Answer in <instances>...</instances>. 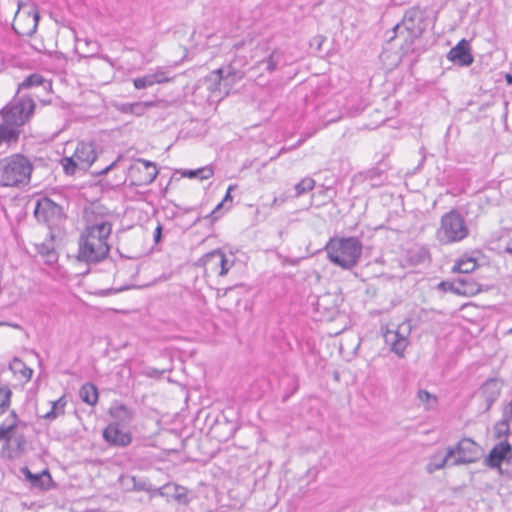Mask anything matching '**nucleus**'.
I'll return each instance as SVG.
<instances>
[{"mask_svg":"<svg viewBox=\"0 0 512 512\" xmlns=\"http://www.w3.org/2000/svg\"><path fill=\"white\" fill-rule=\"evenodd\" d=\"M109 415L114 419L111 424L128 427L135 419V410L123 403L114 402L109 408Z\"/></svg>","mask_w":512,"mask_h":512,"instance_id":"16","label":"nucleus"},{"mask_svg":"<svg viewBox=\"0 0 512 512\" xmlns=\"http://www.w3.org/2000/svg\"><path fill=\"white\" fill-rule=\"evenodd\" d=\"M235 185H230L227 189V192H226V195L225 197L223 198L222 202L219 203L215 209L212 211L211 213V216L216 219L218 218V213L220 211V209L227 203V202H232V196H231V192L235 189Z\"/></svg>","mask_w":512,"mask_h":512,"instance_id":"40","label":"nucleus"},{"mask_svg":"<svg viewBox=\"0 0 512 512\" xmlns=\"http://www.w3.org/2000/svg\"><path fill=\"white\" fill-rule=\"evenodd\" d=\"M315 186V181L310 178L306 177L303 178L299 183L295 185V193L296 196H301L309 191H311Z\"/></svg>","mask_w":512,"mask_h":512,"instance_id":"37","label":"nucleus"},{"mask_svg":"<svg viewBox=\"0 0 512 512\" xmlns=\"http://www.w3.org/2000/svg\"><path fill=\"white\" fill-rule=\"evenodd\" d=\"M243 77V71L234 68L233 65H228L227 67L212 71L207 77V80L213 82L214 87H211L212 90H221V86L223 85L226 92H228L229 88L236 82L242 80Z\"/></svg>","mask_w":512,"mask_h":512,"instance_id":"10","label":"nucleus"},{"mask_svg":"<svg viewBox=\"0 0 512 512\" xmlns=\"http://www.w3.org/2000/svg\"><path fill=\"white\" fill-rule=\"evenodd\" d=\"M38 86H43L45 89H51L50 82H48L42 75L34 73L26 77L25 80L19 84L18 91Z\"/></svg>","mask_w":512,"mask_h":512,"instance_id":"30","label":"nucleus"},{"mask_svg":"<svg viewBox=\"0 0 512 512\" xmlns=\"http://www.w3.org/2000/svg\"><path fill=\"white\" fill-rule=\"evenodd\" d=\"M418 399L423 402L430 405V402L436 403V396L430 394L427 390L420 389L417 393Z\"/></svg>","mask_w":512,"mask_h":512,"instance_id":"42","label":"nucleus"},{"mask_svg":"<svg viewBox=\"0 0 512 512\" xmlns=\"http://www.w3.org/2000/svg\"><path fill=\"white\" fill-rule=\"evenodd\" d=\"M453 457L454 451L448 448L444 456H442L440 453L433 455L430 462L427 464V472L434 473L437 470L443 469L445 466H451L450 462L452 461Z\"/></svg>","mask_w":512,"mask_h":512,"instance_id":"26","label":"nucleus"},{"mask_svg":"<svg viewBox=\"0 0 512 512\" xmlns=\"http://www.w3.org/2000/svg\"><path fill=\"white\" fill-rule=\"evenodd\" d=\"M457 287H460V285L457 284L455 280L452 281V282H450V281H442V282H440L438 284V288L440 290L444 291V292L449 291V292H453V293H455L457 295H459L461 293H465V291H462V290H460Z\"/></svg>","mask_w":512,"mask_h":512,"instance_id":"39","label":"nucleus"},{"mask_svg":"<svg viewBox=\"0 0 512 512\" xmlns=\"http://www.w3.org/2000/svg\"><path fill=\"white\" fill-rule=\"evenodd\" d=\"M448 449L454 451V457L450 462L451 466L475 463L481 457L480 446L471 438H463L455 446H450Z\"/></svg>","mask_w":512,"mask_h":512,"instance_id":"7","label":"nucleus"},{"mask_svg":"<svg viewBox=\"0 0 512 512\" xmlns=\"http://www.w3.org/2000/svg\"><path fill=\"white\" fill-rule=\"evenodd\" d=\"M11 390L6 386H0V415L4 414L10 406Z\"/></svg>","mask_w":512,"mask_h":512,"instance_id":"38","label":"nucleus"},{"mask_svg":"<svg viewBox=\"0 0 512 512\" xmlns=\"http://www.w3.org/2000/svg\"><path fill=\"white\" fill-rule=\"evenodd\" d=\"M509 422V418H502L500 421L495 423L493 430L496 439L501 441L502 439L507 440V437L510 435Z\"/></svg>","mask_w":512,"mask_h":512,"instance_id":"34","label":"nucleus"},{"mask_svg":"<svg viewBox=\"0 0 512 512\" xmlns=\"http://www.w3.org/2000/svg\"><path fill=\"white\" fill-rule=\"evenodd\" d=\"M501 385L497 379H488L481 387V394L485 401V410L488 411L498 399Z\"/></svg>","mask_w":512,"mask_h":512,"instance_id":"22","label":"nucleus"},{"mask_svg":"<svg viewBox=\"0 0 512 512\" xmlns=\"http://www.w3.org/2000/svg\"><path fill=\"white\" fill-rule=\"evenodd\" d=\"M173 497L179 503H182V504L188 503V497L186 494V490L182 487H178V486L175 487V493H174Z\"/></svg>","mask_w":512,"mask_h":512,"instance_id":"43","label":"nucleus"},{"mask_svg":"<svg viewBox=\"0 0 512 512\" xmlns=\"http://www.w3.org/2000/svg\"><path fill=\"white\" fill-rule=\"evenodd\" d=\"M478 264L474 258H461L456 262L452 271L462 274H469L477 268Z\"/></svg>","mask_w":512,"mask_h":512,"instance_id":"33","label":"nucleus"},{"mask_svg":"<svg viewBox=\"0 0 512 512\" xmlns=\"http://www.w3.org/2000/svg\"><path fill=\"white\" fill-rule=\"evenodd\" d=\"M123 428L117 424H108L103 430V439L111 446L127 447L132 442V435L130 432L124 431Z\"/></svg>","mask_w":512,"mask_h":512,"instance_id":"13","label":"nucleus"},{"mask_svg":"<svg viewBox=\"0 0 512 512\" xmlns=\"http://www.w3.org/2000/svg\"><path fill=\"white\" fill-rule=\"evenodd\" d=\"M233 265V262H230L225 253L223 252V264H220V267H219V273L218 275L219 276H224L228 273V271L230 270V268L232 267Z\"/></svg>","mask_w":512,"mask_h":512,"instance_id":"44","label":"nucleus"},{"mask_svg":"<svg viewBox=\"0 0 512 512\" xmlns=\"http://www.w3.org/2000/svg\"><path fill=\"white\" fill-rule=\"evenodd\" d=\"M512 456V445L507 440L496 444L484 460V464L490 468H500L501 463Z\"/></svg>","mask_w":512,"mask_h":512,"instance_id":"15","label":"nucleus"},{"mask_svg":"<svg viewBox=\"0 0 512 512\" xmlns=\"http://www.w3.org/2000/svg\"><path fill=\"white\" fill-rule=\"evenodd\" d=\"M161 237H162V226H161V224H158V226L156 227L154 234H153L154 242L156 244L159 243L161 241Z\"/></svg>","mask_w":512,"mask_h":512,"instance_id":"45","label":"nucleus"},{"mask_svg":"<svg viewBox=\"0 0 512 512\" xmlns=\"http://www.w3.org/2000/svg\"><path fill=\"white\" fill-rule=\"evenodd\" d=\"M33 164L22 154L0 160V187H20L30 181Z\"/></svg>","mask_w":512,"mask_h":512,"instance_id":"1","label":"nucleus"},{"mask_svg":"<svg viewBox=\"0 0 512 512\" xmlns=\"http://www.w3.org/2000/svg\"><path fill=\"white\" fill-rule=\"evenodd\" d=\"M21 472L25 476L26 480L30 482L31 486L34 488L45 489L46 485L44 483V477L48 480H51L50 474L48 471H43L40 474H33L28 467L21 468Z\"/></svg>","mask_w":512,"mask_h":512,"instance_id":"28","label":"nucleus"},{"mask_svg":"<svg viewBox=\"0 0 512 512\" xmlns=\"http://www.w3.org/2000/svg\"><path fill=\"white\" fill-rule=\"evenodd\" d=\"M34 215L39 222L45 223L49 228L64 218L62 207L47 197L37 200Z\"/></svg>","mask_w":512,"mask_h":512,"instance_id":"8","label":"nucleus"},{"mask_svg":"<svg viewBox=\"0 0 512 512\" xmlns=\"http://www.w3.org/2000/svg\"><path fill=\"white\" fill-rule=\"evenodd\" d=\"M469 235V228L459 211L453 209L441 217L436 236L441 244L460 242Z\"/></svg>","mask_w":512,"mask_h":512,"instance_id":"3","label":"nucleus"},{"mask_svg":"<svg viewBox=\"0 0 512 512\" xmlns=\"http://www.w3.org/2000/svg\"><path fill=\"white\" fill-rule=\"evenodd\" d=\"M79 396L83 402L88 405L94 406L98 402V390L97 387L88 382L85 383L79 391Z\"/></svg>","mask_w":512,"mask_h":512,"instance_id":"29","label":"nucleus"},{"mask_svg":"<svg viewBox=\"0 0 512 512\" xmlns=\"http://www.w3.org/2000/svg\"><path fill=\"white\" fill-rule=\"evenodd\" d=\"M97 154L93 143H78L71 157H63L61 165L67 175H74L76 171H86L96 160Z\"/></svg>","mask_w":512,"mask_h":512,"instance_id":"5","label":"nucleus"},{"mask_svg":"<svg viewBox=\"0 0 512 512\" xmlns=\"http://www.w3.org/2000/svg\"><path fill=\"white\" fill-rule=\"evenodd\" d=\"M447 59L460 67L470 66L474 57L469 42L466 39L460 40L456 46L450 49Z\"/></svg>","mask_w":512,"mask_h":512,"instance_id":"14","label":"nucleus"},{"mask_svg":"<svg viewBox=\"0 0 512 512\" xmlns=\"http://www.w3.org/2000/svg\"><path fill=\"white\" fill-rule=\"evenodd\" d=\"M49 235H50L49 241H46V242H43L40 244H35V248H36L37 253L42 256L45 263L53 264V263L57 262L58 255L55 251V247H54V243H53V235L51 232L49 233Z\"/></svg>","mask_w":512,"mask_h":512,"instance_id":"25","label":"nucleus"},{"mask_svg":"<svg viewBox=\"0 0 512 512\" xmlns=\"http://www.w3.org/2000/svg\"><path fill=\"white\" fill-rule=\"evenodd\" d=\"M38 20H39V15L37 13H34V17H33V28H32V32H34L37 28V25H38Z\"/></svg>","mask_w":512,"mask_h":512,"instance_id":"49","label":"nucleus"},{"mask_svg":"<svg viewBox=\"0 0 512 512\" xmlns=\"http://www.w3.org/2000/svg\"><path fill=\"white\" fill-rule=\"evenodd\" d=\"M325 250L328 259L343 269L350 270L358 264L362 254V243L356 237L331 239Z\"/></svg>","mask_w":512,"mask_h":512,"instance_id":"2","label":"nucleus"},{"mask_svg":"<svg viewBox=\"0 0 512 512\" xmlns=\"http://www.w3.org/2000/svg\"><path fill=\"white\" fill-rule=\"evenodd\" d=\"M35 102L30 96L15 99L2 110L5 123L17 128L23 126L34 113Z\"/></svg>","mask_w":512,"mask_h":512,"instance_id":"6","label":"nucleus"},{"mask_svg":"<svg viewBox=\"0 0 512 512\" xmlns=\"http://www.w3.org/2000/svg\"><path fill=\"white\" fill-rule=\"evenodd\" d=\"M400 24L412 32L414 36L421 38L427 26L426 10L417 6L411 7L405 12Z\"/></svg>","mask_w":512,"mask_h":512,"instance_id":"11","label":"nucleus"},{"mask_svg":"<svg viewBox=\"0 0 512 512\" xmlns=\"http://www.w3.org/2000/svg\"><path fill=\"white\" fill-rule=\"evenodd\" d=\"M132 480L134 481V488L136 490H138V491H146L147 490L145 482H143V481L136 482L135 477H133Z\"/></svg>","mask_w":512,"mask_h":512,"instance_id":"46","label":"nucleus"},{"mask_svg":"<svg viewBox=\"0 0 512 512\" xmlns=\"http://www.w3.org/2000/svg\"><path fill=\"white\" fill-rule=\"evenodd\" d=\"M257 66H265V71L268 73L275 72L278 68L288 65L285 52L279 48L271 51L265 58L256 62Z\"/></svg>","mask_w":512,"mask_h":512,"instance_id":"21","label":"nucleus"},{"mask_svg":"<svg viewBox=\"0 0 512 512\" xmlns=\"http://www.w3.org/2000/svg\"><path fill=\"white\" fill-rule=\"evenodd\" d=\"M10 370L14 374H20L25 380H29L32 377L33 370L26 366V364L19 358H14L10 365Z\"/></svg>","mask_w":512,"mask_h":512,"instance_id":"32","label":"nucleus"},{"mask_svg":"<svg viewBox=\"0 0 512 512\" xmlns=\"http://www.w3.org/2000/svg\"><path fill=\"white\" fill-rule=\"evenodd\" d=\"M400 326L397 330H387L384 334V340L390 350L397 356L403 357L404 351L409 344L407 334L403 333Z\"/></svg>","mask_w":512,"mask_h":512,"instance_id":"17","label":"nucleus"},{"mask_svg":"<svg viewBox=\"0 0 512 512\" xmlns=\"http://www.w3.org/2000/svg\"><path fill=\"white\" fill-rule=\"evenodd\" d=\"M206 272L219 273L220 264H223V251L215 249L205 254L200 260Z\"/></svg>","mask_w":512,"mask_h":512,"instance_id":"24","label":"nucleus"},{"mask_svg":"<svg viewBox=\"0 0 512 512\" xmlns=\"http://www.w3.org/2000/svg\"><path fill=\"white\" fill-rule=\"evenodd\" d=\"M98 244L93 242L81 241L79 242L78 259L87 263H97L105 259L108 253H100Z\"/></svg>","mask_w":512,"mask_h":512,"instance_id":"20","label":"nucleus"},{"mask_svg":"<svg viewBox=\"0 0 512 512\" xmlns=\"http://www.w3.org/2000/svg\"><path fill=\"white\" fill-rule=\"evenodd\" d=\"M19 128L7 123L0 124V145L16 143L19 139Z\"/></svg>","mask_w":512,"mask_h":512,"instance_id":"27","label":"nucleus"},{"mask_svg":"<svg viewBox=\"0 0 512 512\" xmlns=\"http://www.w3.org/2000/svg\"><path fill=\"white\" fill-rule=\"evenodd\" d=\"M77 47H81V44L84 43L88 50H87V54H85L84 56L85 57H90V56H93L97 53V50H98V46H97V43L92 41V40H88V39H84V40H80V39H77Z\"/></svg>","mask_w":512,"mask_h":512,"instance_id":"41","label":"nucleus"},{"mask_svg":"<svg viewBox=\"0 0 512 512\" xmlns=\"http://www.w3.org/2000/svg\"><path fill=\"white\" fill-rule=\"evenodd\" d=\"M505 252L512 256V241L506 245Z\"/></svg>","mask_w":512,"mask_h":512,"instance_id":"50","label":"nucleus"},{"mask_svg":"<svg viewBox=\"0 0 512 512\" xmlns=\"http://www.w3.org/2000/svg\"><path fill=\"white\" fill-rule=\"evenodd\" d=\"M428 256V251L425 248H420L418 252V261L423 262Z\"/></svg>","mask_w":512,"mask_h":512,"instance_id":"47","label":"nucleus"},{"mask_svg":"<svg viewBox=\"0 0 512 512\" xmlns=\"http://www.w3.org/2000/svg\"><path fill=\"white\" fill-rule=\"evenodd\" d=\"M503 418H509V421H512V399L509 403V409L503 414Z\"/></svg>","mask_w":512,"mask_h":512,"instance_id":"48","label":"nucleus"},{"mask_svg":"<svg viewBox=\"0 0 512 512\" xmlns=\"http://www.w3.org/2000/svg\"><path fill=\"white\" fill-rule=\"evenodd\" d=\"M172 71L168 67H157L152 73L133 80L136 89H145L155 84H163L173 80Z\"/></svg>","mask_w":512,"mask_h":512,"instance_id":"12","label":"nucleus"},{"mask_svg":"<svg viewBox=\"0 0 512 512\" xmlns=\"http://www.w3.org/2000/svg\"><path fill=\"white\" fill-rule=\"evenodd\" d=\"M506 81H507V83L512 84V75L507 74L506 75Z\"/></svg>","mask_w":512,"mask_h":512,"instance_id":"52","label":"nucleus"},{"mask_svg":"<svg viewBox=\"0 0 512 512\" xmlns=\"http://www.w3.org/2000/svg\"><path fill=\"white\" fill-rule=\"evenodd\" d=\"M115 165V162L107 166L105 169L101 171L102 174H106L113 166Z\"/></svg>","mask_w":512,"mask_h":512,"instance_id":"51","label":"nucleus"},{"mask_svg":"<svg viewBox=\"0 0 512 512\" xmlns=\"http://www.w3.org/2000/svg\"><path fill=\"white\" fill-rule=\"evenodd\" d=\"M278 203H279V199L278 198H274V200L272 202V207L278 205Z\"/></svg>","mask_w":512,"mask_h":512,"instance_id":"53","label":"nucleus"},{"mask_svg":"<svg viewBox=\"0 0 512 512\" xmlns=\"http://www.w3.org/2000/svg\"><path fill=\"white\" fill-rule=\"evenodd\" d=\"M455 281L460 285L458 288L465 291V293H461L460 295H473L478 291L476 284L467 276L460 277Z\"/></svg>","mask_w":512,"mask_h":512,"instance_id":"36","label":"nucleus"},{"mask_svg":"<svg viewBox=\"0 0 512 512\" xmlns=\"http://www.w3.org/2000/svg\"><path fill=\"white\" fill-rule=\"evenodd\" d=\"M66 404L67 401L64 396L60 397L58 400L52 401L50 411L42 415V418L45 420L53 421L57 417L64 415Z\"/></svg>","mask_w":512,"mask_h":512,"instance_id":"31","label":"nucleus"},{"mask_svg":"<svg viewBox=\"0 0 512 512\" xmlns=\"http://www.w3.org/2000/svg\"><path fill=\"white\" fill-rule=\"evenodd\" d=\"M138 162L142 165V167H137L136 170L141 177L138 181V185H148L151 184L158 175V170L155 163L150 161L139 159Z\"/></svg>","mask_w":512,"mask_h":512,"instance_id":"23","label":"nucleus"},{"mask_svg":"<svg viewBox=\"0 0 512 512\" xmlns=\"http://www.w3.org/2000/svg\"><path fill=\"white\" fill-rule=\"evenodd\" d=\"M213 169L209 166H205L196 170H184L182 176L187 178H199L200 180H206L213 176Z\"/></svg>","mask_w":512,"mask_h":512,"instance_id":"35","label":"nucleus"},{"mask_svg":"<svg viewBox=\"0 0 512 512\" xmlns=\"http://www.w3.org/2000/svg\"><path fill=\"white\" fill-rule=\"evenodd\" d=\"M391 33L392 35L389 36L388 41H392L394 39L401 40L400 49L404 54L413 52V45L415 41L420 39L418 36H414L412 32H410L400 23L394 26Z\"/></svg>","mask_w":512,"mask_h":512,"instance_id":"18","label":"nucleus"},{"mask_svg":"<svg viewBox=\"0 0 512 512\" xmlns=\"http://www.w3.org/2000/svg\"><path fill=\"white\" fill-rule=\"evenodd\" d=\"M112 231V224L108 221H101L94 225L88 226L81 235L80 240L86 242H93L98 244L100 253H109L110 247L107 240Z\"/></svg>","mask_w":512,"mask_h":512,"instance_id":"9","label":"nucleus"},{"mask_svg":"<svg viewBox=\"0 0 512 512\" xmlns=\"http://www.w3.org/2000/svg\"><path fill=\"white\" fill-rule=\"evenodd\" d=\"M26 427L27 424L20 422L15 411H11L5 422L0 425V441L12 442L15 447L13 452L15 456L23 455L27 450V439L23 432L19 431L18 428Z\"/></svg>","mask_w":512,"mask_h":512,"instance_id":"4","label":"nucleus"},{"mask_svg":"<svg viewBox=\"0 0 512 512\" xmlns=\"http://www.w3.org/2000/svg\"><path fill=\"white\" fill-rule=\"evenodd\" d=\"M159 101H138L133 103L113 102L112 106L115 110L123 114H130L140 117L151 108L157 106Z\"/></svg>","mask_w":512,"mask_h":512,"instance_id":"19","label":"nucleus"}]
</instances>
